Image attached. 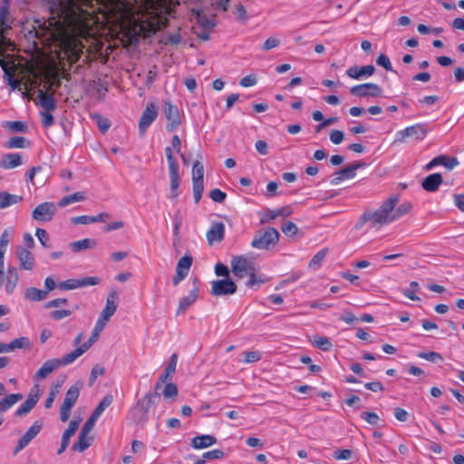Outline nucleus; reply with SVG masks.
<instances>
[{"label": "nucleus", "mask_w": 464, "mask_h": 464, "mask_svg": "<svg viewBox=\"0 0 464 464\" xmlns=\"http://www.w3.org/2000/svg\"><path fill=\"white\" fill-rule=\"evenodd\" d=\"M9 6L7 5H1L0 6V37L2 41H7L5 34L11 29L12 21L8 18Z\"/></svg>", "instance_id": "obj_26"}, {"label": "nucleus", "mask_w": 464, "mask_h": 464, "mask_svg": "<svg viewBox=\"0 0 464 464\" xmlns=\"http://www.w3.org/2000/svg\"><path fill=\"white\" fill-rule=\"evenodd\" d=\"M375 72V68L373 65H365L362 67H351L346 71V73L349 77L353 79H360L362 77H369L372 75Z\"/></svg>", "instance_id": "obj_30"}, {"label": "nucleus", "mask_w": 464, "mask_h": 464, "mask_svg": "<svg viewBox=\"0 0 464 464\" xmlns=\"http://www.w3.org/2000/svg\"><path fill=\"white\" fill-rule=\"evenodd\" d=\"M38 104L44 111H55L57 108V102L53 93L47 91L38 90Z\"/></svg>", "instance_id": "obj_28"}, {"label": "nucleus", "mask_w": 464, "mask_h": 464, "mask_svg": "<svg viewBox=\"0 0 464 464\" xmlns=\"http://www.w3.org/2000/svg\"><path fill=\"white\" fill-rule=\"evenodd\" d=\"M262 359V354L258 351H246L244 352V362L252 363L256 362Z\"/></svg>", "instance_id": "obj_53"}, {"label": "nucleus", "mask_w": 464, "mask_h": 464, "mask_svg": "<svg viewBox=\"0 0 464 464\" xmlns=\"http://www.w3.org/2000/svg\"><path fill=\"white\" fill-rule=\"evenodd\" d=\"M411 208L412 204L411 202H403L399 206L393 207L392 210L393 222L407 215Z\"/></svg>", "instance_id": "obj_39"}, {"label": "nucleus", "mask_w": 464, "mask_h": 464, "mask_svg": "<svg viewBox=\"0 0 464 464\" xmlns=\"http://www.w3.org/2000/svg\"><path fill=\"white\" fill-rule=\"evenodd\" d=\"M85 199V195L83 192H74L72 194H70L68 196H65L60 199L58 202V206L60 208H64L70 204H72L74 202L82 201Z\"/></svg>", "instance_id": "obj_40"}, {"label": "nucleus", "mask_w": 464, "mask_h": 464, "mask_svg": "<svg viewBox=\"0 0 464 464\" xmlns=\"http://www.w3.org/2000/svg\"><path fill=\"white\" fill-rule=\"evenodd\" d=\"M420 359L427 360L431 362H437L443 361V357L437 352H421L417 354Z\"/></svg>", "instance_id": "obj_51"}, {"label": "nucleus", "mask_w": 464, "mask_h": 464, "mask_svg": "<svg viewBox=\"0 0 464 464\" xmlns=\"http://www.w3.org/2000/svg\"><path fill=\"white\" fill-rule=\"evenodd\" d=\"M333 456L337 460H347L352 457V450L348 449L337 450L334 452Z\"/></svg>", "instance_id": "obj_64"}, {"label": "nucleus", "mask_w": 464, "mask_h": 464, "mask_svg": "<svg viewBox=\"0 0 464 464\" xmlns=\"http://www.w3.org/2000/svg\"><path fill=\"white\" fill-rule=\"evenodd\" d=\"M43 423L41 420H36L33 425L24 432V434L19 439L14 453H18L24 450L41 431Z\"/></svg>", "instance_id": "obj_17"}, {"label": "nucleus", "mask_w": 464, "mask_h": 464, "mask_svg": "<svg viewBox=\"0 0 464 464\" xmlns=\"http://www.w3.org/2000/svg\"><path fill=\"white\" fill-rule=\"evenodd\" d=\"M10 241L11 235L9 230L5 229L0 236V260H5V254Z\"/></svg>", "instance_id": "obj_46"}, {"label": "nucleus", "mask_w": 464, "mask_h": 464, "mask_svg": "<svg viewBox=\"0 0 464 464\" xmlns=\"http://www.w3.org/2000/svg\"><path fill=\"white\" fill-rule=\"evenodd\" d=\"M36 80L30 78L27 79L24 82H22L21 86H23V89L24 91L23 92L24 97H28L29 99H31L32 97L30 96V92L36 87Z\"/></svg>", "instance_id": "obj_54"}, {"label": "nucleus", "mask_w": 464, "mask_h": 464, "mask_svg": "<svg viewBox=\"0 0 464 464\" xmlns=\"http://www.w3.org/2000/svg\"><path fill=\"white\" fill-rule=\"evenodd\" d=\"M23 200V198L8 192H0V209L8 208L12 205L19 203Z\"/></svg>", "instance_id": "obj_35"}, {"label": "nucleus", "mask_w": 464, "mask_h": 464, "mask_svg": "<svg viewBox=\"0 0 464 464\" xmlns=\"http://www.w3.org/2000/svg\"><path fill=\"white\" fill-rule=\"evenodd\" d=\"M51 111H43L40 112L42 124L44 128H49L54 123V119Z\"/></svg>", "instance_id": "obj_56"}, {"label": "nucleus", "mask_w": 464, "mask_h": 464, "mask_svg": "<svg viewBox=\"0 0 464 464\" xmlns=\"http://www.w3.org/2000/svg\"><path fill=\"white\" fill-rule=\"evenodd\" d=\"M107 322L98 318L90 338L84 343H82V340L84 338V334L82 332L79 333L76 335L72 343V345L75 348L72 351L78 358L81 357L83 353H85L97 342L99 335L101 332L103 330Z\"/></svg>", "instance_id": "obj_5"}, {"label": "nucleus", "mask_w": 464, "mask_h": 464, "mask_svg": "<svg viewBox=\"0 0 464 464\" xmlns=\"http://www.w3.org/2000/svg\"><path fill=\"white\" fill-rule=\"evenodd\" d=\"M363 162H355L349 166L344 167L343 169L336 173V176L331 180L332 185H338L345 179H351L355 177V171L363 167Z\"/></svg>", "instance_id": "obj_21"}, {"label": "nucleus", "mask_w": 464, "mask_h": 464, "mask_svg": "<svg viewBox=\"0 0 464 464\" xmlns=\"http://www.w3.org/2000/svg\"><path fill=\"white\" fill-rule=\"evenodd\" d=\"M16 256L19 261L20 268L31 271L34 267V256L33 253L24 247H19L16 250Z\"/></svg>", "instance_id": "obj_24"}, {"label": "nucleus", "mask_w": 464, "mask_h": 464, "mask_svg": "<svg viewBox=\"0 0 464 464\" xmlns=\"http://www.w3.org/2000/svg\"><path fill=\"white\" fill-rule=\"evenodd\" d=\"M192 256L185 255L179 260L176 268L185 272L186 274H188L189 269L192 266Z\"/></svg>", "instance_id": "obj_48"}, {"label": "nucleus", "mask_w": 464, "mask_h": 464, "mask_svg": "<svg viewBox=\"0 0 464 464\" xmlns=\"http://www.w3.org/2000/svg\"><path fill=\"white\" fill-rule=\"evenodd\" d=\"M78 359L73 351L64 354L62 358L47 360L44 364L37 370L34 374V379H44L54 370L61 366H66Z\"/></svg>", "instance_id": "obj_6"}, {"label": "nucleus", "mask_w": 464, "mask_h": 464, "mask_svg": "<svg viewBox=\"0 0 464 464\" xmlns=\"http://www.w3.org/2000/svg\"><path fill=\"white\" fill-rule=\"evenodd\" d=\"M26 140L21 136H14L8 140L7 148L9 149H22L25 147Z\"/></svg>", "instance_id": "obj_52"}, {"label": "nucleus", "mask_w": 464, "mask_h": 464, "mask_svg": "<svg viewBox=\"0 0 464 464\" xmlns=\"http://www.w3.org/2000/svg\"><path fill=\"white\" fill-rule=\"evenodd\" d=\"M40 399L39 389L36 385L30 391V393L27 399L23 402V404L18 407L14 412V415L17 417H22L29 413L32 409L35 406Z\"/></svg>", "instance_id": "obj_20"}, {"label": "nucleus", "mask_w": 464, "mask_h": 464, "mask_svg": "<svg viewBox=\"0 0 464 464\" xmlns=\"http://www.w3.org/2000/svg\"><path fill=\"white\" fill-rule=\"evenodd\" d=\"M443 182V178L440 173H432L423 179L421 182L422 188L428 192H435Z\"/></svg>", "instance_id": "obj_27"}, {"label": "nucleus", "mask_w": 464, "mask_h": 464, "mask_svg": "<svg viewBox=\"0 0 464 464\" xmlns=\"http://www.w3.org/2000/svg\"><path fill=\"white\" fill-rule=\"evenodd\" d=\"M350 92L353 95L358 97H378L382 95V89L376 83L366 82L353 86Z\"/></svg>", "instance_id": "obj_16"}, {"label": "nucleus", "mask_w": 464, "mask_h": 464, "mask_svg": "<svg viewBox=\"0 0 464 464\" xmlns=\"http://www.w3.org/2000/svg\"><path fill=\"white\" fill-rule=\"evenodd\" d=\"M72 314V311L68 309L54 310L51 312L50 316L53 320L59 321Z\"/></svg>", "instance_id": "obj_63"}, {"label": "nucleus", "mask_w": 464, "mask_h": 464, "mask_svg": "<svg viewBox=\"0 0 464 464\" xmlns=\"http://www.w3.org/2000/svg\"><path fill=\"white\" fill-rule=\"evenodd\" d=\"M92 438L84 432H80L78 440L72 446V450L83 452L92 444Z\"/></svg>", "instance_id": "obj_32"}, {"label": "nucleus", "mask_w": 464, "mask_h": 464, "mask_svg": "<svg viewBox=\"0 0 464 464\" xmlns=\"http://www.w3.org/2000/svg\"><path fill=\"white\" fill-rule=\"evenodd\" d=\"M361 418L372 426H379L381 422L383 421L381 417L373 411H362L361 413Z\"/></svg>", "instance_id": "obj_43"}, {"label": "nucleus", "mask_w": 464, "mask_h": 464, "mask_svg": "<svg viewBox=\"0 0 464 464\" xmlns=\"http://www.w3.org/2000/svg\"><path fill=\"white\" fill-rule=\"evenodd\" d=\"M281 230L286 237H293L297 234L298 227L293 221L287 220L281 226Z\"/></svg>", "instance_id": "obj_49"}, {"label": "nucleus", "mask_w": 464, "mask_h": 464, "mask_svg": "<svg viewBox=\"0 0 464 464\" xmlns=\"http://www.w3.org/2000/svg\"><path fill=\"white\" fill-rule=\"evenodd\" d=\"M196 20L199 25L204 28H212L215 26V21L212 17H208L200 11H196Z\"/></svg>", "instance_id": "obj_45"}, {"label": "nucleus", "mask_w": 464, "mask_h": 464, "mask_svg": "<svg viewBox=\"0 0 464 464\" xmlns=\"http://www.w3.org/2000/svg\"><path fill=\"white\" fill-rule=\"evenodd\" d=\"M376 63L379 65V66H382L383 67L386 71H389V72H392V63H391V61L389 59L388 56H386L385 54L382 53L380 54L377 59H376Z\"/></svg>", "instance_id": "obj_62"}, {"label": "nucleus", "mask_w": 464, "mask_h": 464, "mask_svg": "<svg viewBox=\"0 0 464 464\" xmlns=\"http://www.w3.org/2000/svg\"><path fill=\"white\" fill-rule=\"evenodd\" d=\"M233 275L237 278H244L252 276L255 271V263L246 256H235L230 261Z\"/></svg>", "instance_id": "obj_10"}, {"label": "nucleus", "mask_w": 464, "mask_h": 464, "mask_svg": "<svg viewBox=\"0 0 464 464\" xmlns=\"http://www.w3.org/2000/svg\"><path fill=\"white\" fill-rule=\"evenodd\" d=\"M23 399L22 393H12L0 400V412H5Z\"/></svg>", "instance_id": "obj_33"}, {"label": "nucleus", "mask_w": 464, "mask_h": 464, "mask_svg": "<svg viewBox=\"0 0 464 464\" xmlns=\"http://www.w3.org/2000/svg\"><path fill=\"white\" fill-rule=\"evenodd\" d=\"M19 274L14 266L5 269V260H0V289H4L7 295H12L18 284Z\"/></svg>", "instance_id": "obj_8"}, {"label": "nucleus", "mask_w": 464, "mask_h": 464, "mask_svg": "<svg viewBox=\"0 0 464 464\" xmlns=\"http://www.w3.org/2000/svg\"><path fill=\"white\" fill-rule=\"evenodd\" d=\"M209 198L217 203H222L227 198V194L219 188H214L209 193Z\"/></svg>", "instance_id": "obj_58"}, {"label": "nucleus", "mask_w": 464, "mask_h": 464, "mask_svg": "<svg viewBox=\"0 0 464 464\" xmlns=\"http://www.w3.org/2000/svg\"><path fill=\"white\" fill-rule=\"evenodd\" d=\"M193 197L198 204L204 191V167L199 161H196L192 167Z\"/></svg>", "instance_id": "obj_12"}, {"label": "nucleus", "mask_w": 464, "mask_h": 464, "mask_svg": "<svg viewBox=\"0 0 464 464\" xmlns=\"http://www.w3.org/2000/svg\"><path fill=\"white\" fill-rule=\"evenodd\" d=\"M56 210L53 202H44L34 208L32 211V218L39 222H49L53 219Z\"/></svg>", "instance_id": "obj_13"}, {"label": "nucleus", "mask_w": 464, "mask_h": 464, "mask_svg": "<svg viewBox=\"0 0 464 464\" xmlns=\"http://www.w3.org/2000/svg\"><path fill=\"white\" fill-rule=\"evenodd\" d=\"M22 165V158L19 153H8L0 160V167L4 169H11Z\"/></svg>", "instance_id": "obj_31"}, {"label": "nucleus", "mask_w": 464, "mask_h": 464, "mask_svg": "<svg viewBox=\"0 0 464 464\" xmlns=\"http://www.w3.org/2000/svg\"><path fill=\"white\" fill-rule=\"evenodd\" d=\"M160 396V392L155 391L153 393H146L132 410V419L138 423L146 422L149 420V411L155 409Z\"/></svg>", "instance_id": "obj_4"}, {"label": "nucleus", "mask_w": 464, "mask_h": 464, "mask_svg": "<svg viewBox=\"0 0 464 464\" xmlns=\"http://www.w3.org/2000/svg\"><path fill=\"white\" fill-rule=\"evenodd\" d=\"M165 154H166L169 169L179 167L177 160L175 159V157L173 155V149L167 147L165 149Z\"/></svg>", "instance_id": "obj_60"}, {"label": "nucleus", "mask_w": 464, "mask_h": 464, "mask_svg": "<svg viewBox=\"0 0 464 464\" xmlns=\"http://www.w3.org/2000/svg\"><path fill=\"white\" fill-rule=\"evenodd\" d=\"M164 114L167 119V130L173 131L181 124L180 115L179 109L176 105L172 104L169 101L164 102Z\"/></svg>", "instance_id": "obj_14"}, {"label": "nucleus", "mask_w": 464, "mask_h": 464, "mask_svg": "<svg viewBox=\"0 0 464 464\" xmlns=\"http://www.w3.org/2000/svg\"><path fill=\"white\" fill-rule=\"evenodd\" d=\"M112 395L108 394L104 396L91 415L95 417L96 419H99L102 412L105 411V409L108 408L112 403Z\"/></svg>", "instance_id": "obj_41"}, {"label": "nucleus", "mask_w": 464, "mask_h": 464, "mask_svg": "<svg viewBox=\"0 0 464 464\" xmlns=\"http://www.w3.org/2000/svg\"><path fill=\"white\" fill-rule=\"evenodd\" d=\"M80 395V388L77 385H72L66 392L63 404L60 408V420L66 422L71 415L72 408L76 403Z\"/></svg>", "instance_id": "obj_11"}, {"label": "nucleus", "mask_w": 464, "mask_h": 464, "mask_svg": "<svg viewBox=\"0 0 464 464\" xmlns=\"http://www.w3.org/2000/svg\"><path fill=\"white\" fill-rule=\"evenodd\" d=\"M292 213L289 207H284L277 209H273L269 211V216L272 219L276 218L277 217H287Z\"/></svg>", "instance_id": "obj_61"}, {"label": "nucleus", "mask_w": 464, "mask_h": 464, "mask_svg": "<svg viewBox=\"0 0 464 464\" xmlns=\"http://www.w3.org/2000/svg\"><path fill=\"white\" fill-rule=\"evenodd\" d=\"M100 281V278L97 276H86L82 279H67L61 282L59 287L63 290H72L88 285H96Z\"/></svg>", "instance_id": "obj_18"}, {"label": "nucleus", "mask_w": 464, "mask_h": 464, "mask_svg": "<svg viewBox=\"0 0 464 464\" xmlns=\"http://www.w3.org/2000/svg\"><path fill=\"white\" fill-rule=\"evenodd\" d=\"M314 345L324 352L330 351L333 346L329 338L324 336H314Z\"/></svg>", "instance_id": "obj_47"}, {"label": "nucleus", "mask_w": 464, "mask_h": 464, "mask_svg": "<svg viewBox=\"0 0 464 464\" xmlns=\"http://www.w3.org/2000/svg\"><path fill=\"white\" fill-rule=\"evenodd\" d=\"M217 442V438L213 435L205 434L195 436L190 442V446L195 450H203L208 448Z\"/></svg>", "instance_id": "obj_29"}, {"label": "nucleus", "mask_w": 464, "mask_h": 464, "mask_svg": "<svg viewBox=\"0 0 464 464\" xmlns=\"http://www.w3.org/2000/svg\"><path fill=\"white\" fill-rule=\"evenodd\" d=\"M178 387L175 383L169 382L164 383L162 395L166 400H174L178 396Z\"/></svg>", "instance_id": "obj_42"}, {"label": "nucleus", "mask_w": 464, "mask_h": 464, "mask_svg": "<svg viewBox=\"0 0 464 464\" xmlns=\"http://www.w3.org/2000/svg\"><path fill=\"white\" fill-rule=\"evenodd\" d=\"M428 123L420 122L408 126L395 133L394 143H404L409 138L414 140H422L428 133Z\"/></svg>", "instance_id": "obj_7"}, {"label": "nucleus", "mask_w": 464, "mask_h": 464, "mask_svg": "<svg viewBox=\"0 0 464 464\" xmlns=\"http://www.w3.org/2000/svg\"><path fill=\"white\" fill-rule=\"evenodd\" d=\"M122 30L130 36H141L155 33L160 29L158 16H151L145 13H135L127 5L120 15Z\"/></svg>", "instance_id": "obj_2"}, {"label": "nucleus", "mask_w": 464, "mask_h": 464, "mask_svg": "<svg viewBox=\"0 0 464 464\" xmlns=\"http://www.w3.org/2000/svg\"><path fill=\"white\" fill-rule=\"evenodd\" d=\"M198 295V287L194 285L193 289L188 293V295L179 300L176 314L179 315L185 314L186 311L197 301Z\"/></svg>", "instance_id": "obj_25"}, {"label": "nucleus", "mask_w": 464, "mask_h": 464, "mask_svg": "<svg viewBox=\"0 0 464 464\" xmlns=\"http://www.w3.org/2000/svg\"><path fill=\"white\" fill-rule=\"evenodd\" d=\"M97 245L96 241L92 238H83L70 243V248L72 252H81L85 249L93 248Z\"/></svg>", "instance_id": "obj_34"}, {"label": "nucleus", "mask_w": 464, "mask_h": 464, "mask_svg": "<svg viewBox=\"0 0 464 464\" xmlns=\"http://www.w3.org/2000/svg\"><path fill=\"white\" fill-rule=\"evenodd\" d=\"M225 225L222 222H213L206 233V237L209 245L219 243L224 239Z\"/></svg>", "instance_id": "obj_22"}, {"label": "nucleus", "mask_w": 464, "mask_h": 464, "mask_svg": "<svg viewBox=\"0 0 464 464\" xmlns=\"http://www.w3.org/2000/svg\"><path fill=\"white\" fill-rule=\"evenodd\" d=\"M118 294L116 291H111L106 299V304L102 309L100 319H102L105 322H108L110 318L114 314L117 310L118 304Z\"/></svg>", "instance_id": "obj_23"}, {"label": "nucleus", "mask_w": 464, "mask_h": 464, "mask_svg": "<svg viewBox=\"0 0 464 464\" xmlns=\"http://www.w3.org/2000/svg\"><path fill=\"white\" fill-rule=\"evenodd\" d=\"M92 119L96 120L98 128L101 132L106 133L111 127V121L109 119L102 117L100 114H94Z\"/></svg>", "instance_id": "obj_50"}, {"label": "nucleus", "mask_w": 464, "mask_h": 464, "mask_svg": "<svg viewBox=\"0 0 464 464\" xmlns=\"http://www.w3.org/2000/svg\"><path fill=\"white\" fill-rule=\"evenodd\" d=\"M94 2L98 0H60L57 17L52 16L44 24L48 39L61 48L70 63H76L82 53L78 37L93 34L97 24Z\"/></svg>", "instance_id": "obj_1"}, {"label": "nucleus", "mask_w": 464, "mask_h": 464, "mask_svg": "<svg viewBox=\"0 0 464 464\" xmlns=\"http://www.w3.org/2000/svg\"><path fill=\"white\" fill-rule=\"evenodd\" d=\"M278 240L279 232L274 227H269L266 231H258L254 237L251 246L256 249L266 250L275 246Z\"/></svg>", "instance_id": "obj_9"}, {"label": "nucleus", "mask_w": 464, "mask_h": 464, "mask_svg": "<svg viewBox=\"0 0 464 464\" xmlns=\"http://www.w3.org/2000/svg\"><path fill=\"white\" fill-rule=\"evenodd\" d=\"M224 456H225L224 451L221 450H218V449L208 450V451L203 453V458H205L206 460H208V459H223Z\"/></svg>", "instance_id": "obj_59"}, {"label": "nucleus", "mask_w": 464, "mask_h": 464, "mask_svg": "<svg viewBox=\"0 0 464 464\" xmlns=\"http://www.w3.org/2000/svg\"><path fill=\"white\" fill-rule=\"evenodd\" d=\"M24 296L30 301L39 302L46 299L47 291H44L36 287H29L25 290Z\"/></svg>", "instance_id": "obj_37"}, {"label": "nucleus", "mask_w": 464, "mask_h": 464, "mask_svg": "<svg viewBox=\"0 0 464 464\" xmlns=\"http://www.w3.org/2000/svg\"><path fill=\"white\" fill-rule=\"evenodd\" d=\"M437 166H444L447 169L451 170L459 166V162L456 157H449L446 155H440L435 157Z\"/></svg>", "instance_id": "obj_38"}, {"label": "nucleus", "mask_w": 464, "mask_h": 464, "mask_svg": "<svg viewBox=\"0 0 464 464\" xmlns=\"http://www.w3.org/2000/svg\"><path fill=\"white\" fill-rule=\"evenodd\" d=\"M179 167L169 169V175L170 180V193L174 198H177L179 196L178 188L179 186Z\"/></svg>", "instance_id": "obj_36"}, {"label": "nucleus", "mask_w": 464, "mask_h": 464, "mask_svg": "<svg viewBox=\"0 0 464 464\" xmlns=\"http://www.w3.org/2000/svg\"><path fill=\"white\" fill-rule=\"evenodd\" d=\"M158 116V108L153 102H149L143 111L140 121L139 131L143 135Z\"/></svg>", "instance_id": "obj_15"}, {"label": "nucleus", "mask_w": 464, "mask_h": 464, "mask_svg": "<svg viewBox=\"0 0 464 464\" xmlns=\"http://www.w3.org/2000/svg\"><path fill=\"white\" fill-rule=\"evenodd\" d=\"M399 203V197L395 195L390 196L384 200L380 207L374 211H364L354 226L356 230H360L366 223H370L371 227H381L384 225L393 222L392 210Z\"/></svg>", "instance_id": "obj_3"}, {"label": "nucleus", "mask_w": 464, "mask_h": 464, "mask_svg": "<svg viewBox=\"0 0 464 464\" xmlns=\"http://www.w3.org/2000/svg\"><path fill=\"white\" fill-rule=\"evenodd\" d=\"M327 252V248H323L320 251H318L309 262V267L313 269L319 268L322 265V262L325 258Z\"/></svg>", "instance_id": "obj_44"}, {"label": "nucleus", "mask_w": 464, "mask_h": 464, "mask_svg": "<svg viewBox=\"0 0 464 464\" xmlns=\"http://www.w3.org/2000/svg\"><path fill=\"white\" fill-rule=\"evenodd\" d=\"M35 236L37 237L39 242L44 247H49V236L45 229L37 228L35 231Z\"/></svg>", "instance_id": "obj_57"}, {"label": "nucleus", "mask_w": 464, "mask_h": 464, "mask_svg": "<svg viewBox=\"0 0 464 464\" xmlns=\"http://www.w3.org/2000/svg\"><path fill=\"white\" fill-rule=\"evenodd\" d=\"M237 291L236 284L229 279L216 280L212 282L211 295L215 296L233 295Z\"/></svg>", "instance_id": "obj_19"}, {"label": "nucleus", "mask_w": 464, "mask_h": 464, "mask_svg": "<svg viewBox=\"0 0 464 464\" xmlns=\"http://www.w3.org/2000/svg\"><path fill=\"white\" fill-rule=\"evenodd\" d=\"M172 376V373L164 371V372L159 377V380L155 384L154 391L160 392L159 391L162 388L163 384L169 382L168 381H171Z\"/></svg>", "instance_id": "obj_55"}]
</instances>
